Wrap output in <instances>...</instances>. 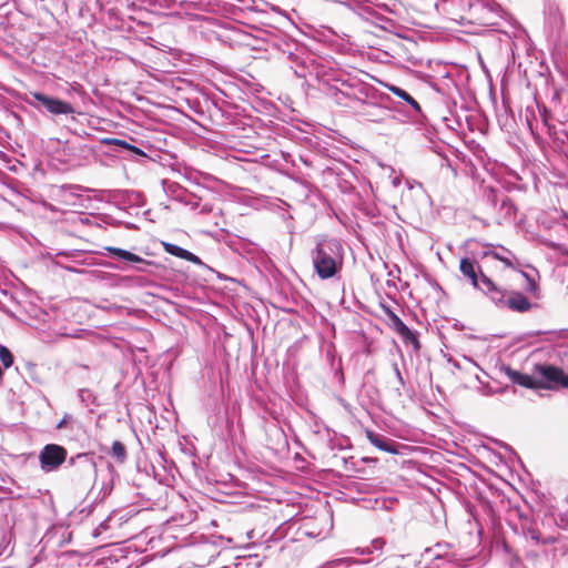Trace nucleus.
Instances as JSON below:
<instances>
[{"instance_id":"nucleus-1","label":"nucleus","mask_w":568,"mask_h":568,"mask_svg":"<svg viewBox=\"0 0 568 568\" xmlns=\"http://www.w3.org/2000/svg\"><path fill=\"white\" fill-rule=\"evenodd\" d=\"M316 274L322 280L334 277L343 266L344 250L336 239L323 237L317 241L311 253Z\"/></svg>"},{"instance_id":"nucleus-2","label":"nucleus","mask_w":568,"mask_h":568,"mask_svg":"<svg viewBox=\"0 0 568 568\" xmlns=\"http://www.w3.org/2000/svg\"><path fill=\"white\" fill-rule=\"evenodd\" d=\"M459 270L467 277L474 287L490 296L493 302L504 301V290L498 287L488 276H486L476 262L464 257L460 260Z\"/></svg>"},{"instance_id":"nucleus-3","label":"nucleus","mask_w":568,"mask_h":568,"mask_svg":"<svg viewBox=\"0 0 568 568\" xmlns=\"http://www.w3.org/2000/svg\"><path fill=\"white\" fill-rule=\"evenodd\" d=\"M535 373L537 374L539 388L552 389L557 386L568 388V375L559 367L552 365H536Z\"/></svg>"},{"instance_id":"nucleus-4","label":"nucleus","mask_w":568,"mask_h":568,"mask_svg":"<svg viewBox=\"0 0 568 568\" xmlns=\"http://www.w3.org/2000/svg\"><path fill=\"white\" fill-rule=\"evenodd\" d=\"M30 95L37 101V103L30 102L37 109L43 108L54 115H68L74 113V109L69 102L40 92H31Z\"/></svg>"},{"instance_id":"nucleus-5","label":"nucleus","mask_w":568,"mask_h":568,"mask_svg":"<svg viewBox=\"0 0 568 568\" xmlns=\"http://www.w3.org/2000/svg\"><path fill=\"white\" fill-rule=\"evenodd\" d=\"M67 458V450L59 445L49 444L43 447L39 455L41 468L44 471L57 470Z\"/></svg>"},{"instance_id":"nucleus-6","label":"nucleus","mask_w":568,"mask_h":568,"mask_svg":"<svg viewBox=\"0 0 568 568\" xmlns=\"http://www.w3.org/2000/svg\"><path fill=\"white\" fill-rule=\"evenodd\" d=\"M365 434L368 442L376 448L394 455L399 454V444L395 440L385 438L369 429H366Z\"/></svg>"},{"instance_id":"nucleus-7","label":"nucleus","mask_w":568,"mask_h":568,"mask_svg":"<svg viewBox=\"0 0 568 568\" xmlns=\"http://www.w3.org/2000/svg\"><path fill=\"white\" fill-rule=\"evenodd\" d=\"M495 303L506 305L511 311H516V312H520V313L527 312L531 308V303L529 302V300L521 293H517V292H513L506 298V291H504V301L495 302Z\"/></svg>"},{"instance_id":"nucleus-8","label":"nucleus","mask_w":568,"mask_h":568,"mask_svg":"<svg viewBox=\"0 0 568 568\" xmlns=\"http://www.w3.org/2000/svg\"><path fill=\"white\" fill-rule=\"evenodd\" d=\"M506 376L514 383L526 388L539 389L538 379L528 374L520 373L509 366L504 368Z\"/></svg>"},{"instance_id":"nucleus-9","label":"nucleus","mask_w":568,"mask_h":568,"mask_svg":"<svg viewBox=\"0 0 568 568\" xmlns=\"http://www.w3.org/2000/svg\"><path fill=\"white\" fill-rule=\"evenodd\" d=\"M105 251H108L113 256L121 258L123 261L130 262V263H139V264H145V265L151 264L150 261H145L141 256H139L134 253H131L126 250H123V248H119V247H114V246H106Z\"/></svg>"},{"instance_id":"nucleus-10","label":"nucleus","mask_w":568,"mask_h":568,"mask_svg":"<svg viewBox=\"0 0 568 568\" xmlns=\"http://www.w3.org/2000/svg\"><path fill=\"white\" fill-rule=\"evenodd\" d=\"M163 247H164V251L171 255H174L176 257L186 260V261L195 263V264L201 263L200 258L196 255H194L190 251L182 248L175 244L164 242Z\"/></svg>"},{"instance_id":"nucleus-11","label":"nucleus","mask_w":568,"mask_h":568,"mask_svg":"<svg viewBox=\"0 0 568 568\" xmlns=\"http://www.w3.org/2000/svg\"><path fill=\"white\" fill-rule=\"evenodd\" d=\"M484 247L491 248V247H494V245L493 244H485ZM500 251L506 253V256H499V252H497V251L486 250V251L483 252V257L491 256L495 260H498V261L503 262L506 267H514V261H513L515 258L514 254L509 250L504 247V246H500Z\"/></svg>"},{"instance_id":"nucleus-12","label":"nucleus","mask_w":568,"mask_h":568,"mask_svg":"<svg viewBox=\"0 0 568 568\" xmlns=\"http://www.w3.org/2000/svg\"><path fill=\"white\" fill-rule=\"evenodd\" d=\"M385 87L387 88L388 91H390L396 97H398L404 102H406L408 105H410V108L416 113H420L422 112V108H420L419 103L410 94H408L405 90H403L402 88L396 87L394 84H385Z\"/></svg>"},{"instance_id":"nucleus-13","label":"nucleus","mask_w":568,"mask_h":568,"mask_svg":"<svg viewBox=\"0 0 568 568\" xmlns=\"http://www.w3.org/2000/svg\"><path fill=\"white\" fill-rule=\"evenodd\" d=\"M390 318L394 322L397 332L417 346L418 341L407 325L404 324V322L395 314H392Z\"/></svg>"},{"instance_id":"nucleus-14","label":"nucleus","mask_w":568,"mask_h":568,"mask_svg":"<svg viewBox=\"0 0 568 568\" xmlns=\"http://www.w3.org/2000/svg\"><path fill=\"white\" fill-rule=\"evenodd\" d=\"M364 110L362 111V114L365 115L371 121H378L379 115L384 112V110L372 103H363Z\"/></svg>"},{"instance_id":"nucleus-15","label":"nucleus","mask_w":568,"mask_h":568,"mask_svg":"<svg viewBox=\"0 0 568 568\" xmlns=\"http://www.w3.org/2000/svg\"><path fill=\"white\" fill-rule=\"evenodd\" d=\"M112 456L115 457L118 460L123 462L126 456V450L124 445L121 442H113L111 447Z\"/></svg>"},{"instance_id":"nucleus-16","label":"nucleus","mask_w":568,"mask_h":568,"mask_svg":"<svg viewBox=\"0 0 568 568\" xmlns=\"http://www.w3.org/2000/svg\"><path fill=\"white\" fill-rule=\"evenodd\" d=\"M0 361L2 362L4 368H9L13 363V356L11 352L2 345H0Z\"/></svg>"},{"instance_id":"nucleus-17","label":"nucleus","mask_w":568,"mask_h":568,"mask_svg":"<svg viewBox=\"0 0 568 568\" xmlns=\"http://www.w3.org/2000/svg\"><path fill=\"white\" fill-rule=\"evenodd\" d=\"M384 546V541L382 539H374L372 545L366 548H356V552L359 554H372L374 550H379Z\"/></svg>"},{"instance_id":"nucleus-18","label":"nucleus","mask_w":568,"mask_h":568,"mask_svg":"<svg viewBox=\"0 0 568 568\" xmlns=\"http://www.w3.org/2000/svg\"><path fill=\"white\" fill-rule=\"evenodd\" d=\"M525 535L527 538H530L537 545L540 542H548V540L541 539L540 534L532 526L525 528Z\"/></svg>"},{"instance_id":"nucleus-19","label":"nucleus","mask_w":568,"mask_h":568,"mask_svg":"<svg viewBox=\"0 0 568 568\" xmlns=\"http://www.w3.org/2000/svg\"><path fill=\"white\" fill-rule=\"evenodd\" d=\"M75 423L74 418L70 414H64L63 418L58 423L57 428L63 429L67 427H73V424Z\"/></svg>"},{"instance_id":"nucleus-20","label":"nucleus","mask_w":568,"mask_h":568,"mask_svg":"<svg viewBox=\"0 0 568 568\" xmlns=\"http://www.w3.org/2000/svg\"><path fill=\"white\" fill-rule=\"evenodd\" d=\"M393 368H394V373L396 375V378H397L399 385L404 386L405 385V381H404V378L402 376V373H400V371L398 368V365L396 363L393 364Z\"/></svg>"},{"instance_id":"nucleus-21","label":"nucleus","mask_w":568,"mask_h":568,"mask_svg":"<svg viewBox=\"0 0 568 568\" xmlns=\"http://www.w3.org/2000/svg\"><path fill=\"white\" fill-rule=\"evenodd\" d=\"M346 560H347L346 558H341V559L331 561L329 564H342V562H345Z\"/></svg>"},{"instance_id":"nucleus-22","label":"nucleus","mask_w":568,"mask_h":568,"mask_svg":"<svg viewBox=\"0 0 568 568\" xmlns=\"http://www.w3.org/2000/svg\"><path fill=\"white\" fill-rule=\"evenodd\" d=\"M210 211H211V207H210V206H207V205H203V207H202V210H201V212H202V213H207V212H210Z\"/></svg>"},{"instance_id":"nucleus-23","label":"nucleus","mask_w":568,"mask_h":568,"mask_svg":"<svg viewBox=\"0 0 568 568\" xmlns=\"http://www.w3.org/2000/svg\"><path fill=\"white\" fill-rule=\"evenodd\" d=\"M94 470H95V465L92 464V475H94Z\"/></svg>"},{"instance_id":"nucleus-24","label":"nucleus","mask_w":568,"mask_h":568,"mask_svg":"<svg viewBox=\"0 0 568 568\" xmlns=\"http://www.w3.org/2000/svg\"><path fill=\"white\" fill-rule=\"evenodd\" d=\"M136 271H139V272H144V268H142V267H136Z\"/></svg>"},{"instance_id":"nucleus-25","label":"nucleus","mask_w":568,"mask_h":568,"mask_svg":"<svg viewBox=\"0 0 568 568\" xmlns=\"http://www.w3.org/2000/svg\"><path fill=\"white\" fill-rule=\"evenodd\" d=\"M49 209H50L51 211H55V209H54V206H53V205H49Z\"/></svg>"},{"instance_id":"nucleus-26","label":"nucleus","mask_w":568,"mask_h":568,"mask_svg":"<svg viewBox=\"0 0 568 568\" xmlns=\"http://www.w3.org/2000/svg\"><path fill=\"white\" fill-rule=\"evenodd\" d=\"M499 256H506V253H504L503 251L499 252Z\"/></svg>"},{"instance_id":"nucleus-27","label":"nucleus","mask_w":568,"mask_h":568,"mask_svg":"<svg viewBox=\"0 0 568 568\" xmlns=\"http://www.w3.org/2000/svg\"><path fill=\"white\" fill-rule=\"evenodd\" d=\"M116 142L120 143V141H116ZM121 144L125 145L126 143H125V141H122Z\"/></svg>"}]
</instances>
